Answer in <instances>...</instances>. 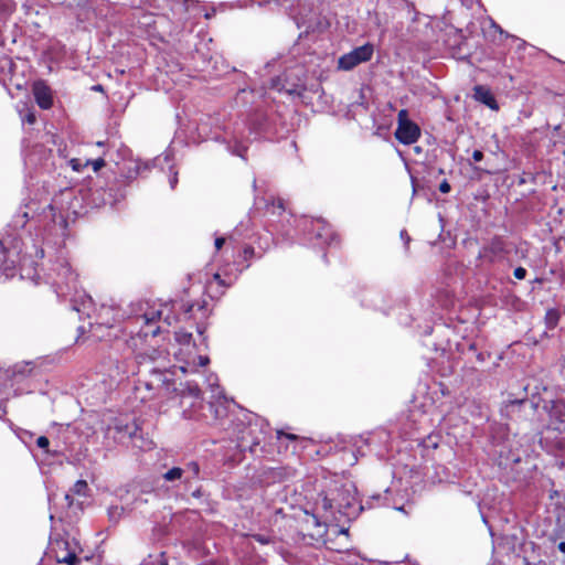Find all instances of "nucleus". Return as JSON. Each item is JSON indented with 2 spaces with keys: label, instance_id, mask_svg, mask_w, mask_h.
I'll return each mask as SVG.
<instances>
[{
  "label": "nucleus",
  "instance_id": "24",
  "mask_svg": "<svg viewBox=\"0 0 565 565\" xmlns=\"http://www.w3.org/2000/svg\"><path fill=\"white\" fill-rule=\"evenodd\" d=\"M107 512H108L109 520L114 523H117L124 513V508L118 507V505H111L108 508Z\"/></svg>",
  "mask_w": 565,
  "mask_h": 565
},
{
  "label": "nucleus",
  "instance_id": "45",
  "mask_svg": "<svg viewBox=\"0 0 565 565\" xmlns=\"http://www.w3.org/2000/svg\"><path fill=\"white\" fill-rule=\"evenodd\" d=\"M401 238L404 239L406 244H408L411 239L405 230L401 231Z\"/></svg>",
  "mask_w": 565,
  "mask_h": 565
},
{
  "label": "nucleus",
  "instance_id": "54",
  "mask_svg": "<svg viewBox=\"0 0 565 565\" xmlns=\"http://www.w3.org/2000/svg\"><path fill=\"white\" fill-rule=\"evenodd\" d=\"M72 309L75 310V311H79V308L76 305H73Z\"/></svg>",
  "mask_w": 565,
  "mask_h": 565
},
{
  "label": "nucleus",
  "instance_id": "57",
  "mask_svg": "<svg viewBox=\"0 0 565 565\" xmlns=\"http://www.w3.org/2000/svg\"><path fill=\"white\" fill-rule=\"evenodd\" d=\"M478 359H479V360H481V361L483 360V358H482V353H479V354H478Z\"/></svg>",
  "mask_w": 565,
  "mask_h": 565
},
{
  "label": "nucleus",
  "instance_id": "15",
  "mask_svg": "<svg viewBox=\"0 0 565 565\" xmlns=\"http://www.w3.org/2000/svg\"><path fill=\"white\" fill-rule=\"evenodd\" d=\"M183 471H184L183 483H184L185 488H189L193 480L203 479V477H201L200 465L196 461L186 462L183 468Z\"/></svg>",
  "mask_w": 565,
  "mask_h": 565
},
{
  "label": "nucleus",
  "instance_id": "46",
  "mask_svg": "<svg viewBox=\"0 0 565 565\" xmlns=\"http://www.w3.org/2000/svg\"><path fill=\"white\" fill-rule=\"evenodd\" d=\"M557 448L559 449L561 452L565 451V441L558 440Z\"/></svg>",
  "mask_w": 565,
  "mask_h": 565
},
{
  "label": "nucleus",
  "instance_id": "33",
  "mask_svg": "<svg viewBox=\"0 0 565 565\" xmlns=\"http://www.w3.org/2000/svg\"><path fill=\"white\" fill-rule=\"evenodd\" d=\"M526 269L524 267H516L513 271V275L516 279L522 280L526 277Z\"/></svg>",
  "mask_w": 565,
  "mask_h": 565
},
{
  "label": "nucleus",
  "instance_id": "42",
  "mask_svg": "<svg viewBox=\"0 0 565 565\" xmlns=\"http://www.w3.org/2000/svg\"><path fill=\"white\" fill-rule=\"evenodd\" d=\"M224 243H225L224 237H216L215 242H214L216 250H220L222 248V246L224 245Z\"/></svg>",
  "mask_w": 565,
  "mask_h": 565
},
{
  "label": "nucleus",
  "instance_id": "31",
  "mask_svg": "<svg viewBox=\"0 0 565 565\" xmlns=\"http://www.w3.org/2000/svg\"><path fill=\"white\" fill-rule=\"evenodd\" d=\"M70 164L74 171L81 172L86 167L81 159H72Z\"/></svg>",
  "mask_w": 565,
  "mask_h": 565
},
{
  "label": "nucleus",
  "instance_id": "58",
  "mask_svg": "<svg viewBox=\"0 0 565 565\" xmlns=\"http://www.w3.org/2000/svg\"><path fill=\"white\" fill-rule=\"evenodd\" d=\"M160 565H168L166 561L161 562Z\"/></svg>",
  "mask_w": 565,
  "mask_h": 565
},
{
  "label": "nucleus",
  "instance_id": "55",
  "mask_svg": "<svg viewBox=\"0 0 565 565\" xmlns=\"http://www.w3.org/2000/svg\"><path fill=\"white\" fill-rule=\"evenodd\" d=\"M493 26H494V28H497V29L500 31V33H503V30H501V28H500V26H498V25H497V24H494V23H493Z\"/></svg>",
  "mask_w": 565,
  "mask_h": 565
},
{
  "label": "nucleus",
  "instance_id": "36",
  "mask_svg": "<svg viewBox=\"0 0 565 565\" xmlns=\"http://www.w3.org/2000/svg\"><path fill=\"white\" fill-rule=\"evenodd\" d=\"M149 169V164L148 163H140V162H136L135 164V168H134V172L135 174H139L141 170H147Z\"/></svg>",
  "mask_w": 565,
  "mask_h": 565
},
{
  "label": "nucleus",
  "instance_id": "47",
  "mask_svg": "<svg viewBox=\"0 0 565 565\" xmlns=\"http://www.w3.org/2000/svg\"><path fill=\"white\" fill-rule=\"evenodd\" d=\"M64 498L67 501V505L71 507L73 503L72 495L70 493H65Z\"/></svg>",
  "mask_w": 565,
  "mask_h": 565
},
{
  "label": "nucleus",
  "instance_id": "34",
  "mask_svg": "<svg viewBox=\"0 0 565 565\" xmlns=\"http://www.w3.org/2000/svg\"><path fill=\"white\" fill-rule=\"evenodd\" d=\"M370 499L372 501H374L375 503H369V508L382 505L383 504V500H384L381 494L372 495Z\"/></svg>",
  "mask_w": 565,
  "mask_h": 565
},
{
  "label": "nucleus",
  "instance_id": "5",
  "mask_svg": "<svg viewBox=\"0 0 565 565\" xmlns=\"http://www.w3.org/2000/svg\"><path fill=\"white\" fill-rule=\"evenodd\" d=\"M512 248V242L503 236L494 235L480 247L476 259V267L481 270H490L498 264L509 262Z\"/></svg>",
  "mask_w": 565,
  "mask_h": 565
},
{
  "label": "nucleus",
  "instance_id": "21",
  "mask_svg": "<svg viewBox=\"0 0 565 565\" xmlns=\"http://www.w3.org/2000/svg\"><path fill=\"white\" fill-rule=\"evenodd\" d=\"M260 444V439L258 437H252L250 441L248 440L247 436L245 434L242 435L238 439V448L242 451H245L248 449L249 451H254V447L258 446Z\"/></svg>",
  "mask_w": 565,
  "mask_h": 565
},
{
  "label": "nucleus",
  "instance_id": "19",
  "mask_svg": "<svg viewBox=\"0 0 565 565\" xmlns=\"http://www.w3.org/2000/svg\"><path fill=\"white\" fill-rule=\"evenodd\" d=\"M559 319H561V313L557 309H555V308L548 309L544 317L546 328L548 330H553L558 324Z\"/></svg>",
  "mask_w": 565,
  "mask_h": 565
},
{
  "label": "nucleus",
  "instance_id": "26",
  "mask_svg": "<svg viewBox=\"0 0 565 565\" xmlns=\"http://www.w3.org/2000/svg\"><path fill=\"white\" fill-rule=\"evenodd\" d=\"M87 489L88 484L85 480H77L72 488V492L78 495H85Z\"/></svg>",
  "mask_w": 565,
  "mask_h": 565
},
{
  "label": "nucleus",
  "instance_id": "49",
  "mask_svg": "<svg viewBox=\"0 0 565 565\" xmlns=\"http://www.w3.org/2000/svg\"><path fill=\"white\" fill-rule=\"evenodd\" d=\"M475 170H476V171H482V172H486V173H488V174H490V173H491V171H490V170H483V169H480V168H478V167H476V168H475Z\"/></svg>",
  "mask_w": 565,
  "mask_h": 565
},
{
  "label": "nucleus",
  "instance_id": "50",
  "mask_svg": "<svg viewBox=\"0 0 565 565\" xmlns=\"http://www.w3.org/2000/svg\"><path fill=\"white\" fill-rule=\"evenodd\" d=\"M189 366H190V364H189V363H188V366H181V371H182L183 373H185V372L188 371V367H189Z\"/></svg>",
  "mask_w": 565,
  "mask_h": 565
},
{
  "label": "nucleus",
  "instance_id": "41",
  "mask_svg": "<svg viewBox=\"0 0 565 565\" xmlns=\"http://www.w3.org/2000/svg\"><path fill=\"white\" fill-rule=\"evenodd\" d=\"M266 241L268 242V247H269V246H270V238H269V236H268V235H266V236H264V237H263V236H259V237H258V239H257V245H258V247H259L260 245H262V246H265Z\"/></svg>",
  "mask_w": 565,
  "mask_h": 565
},
{
  "label": "nucleus",
  "instance_id": "20",
  "mask_svg": "<svg viewBox=\"0 0 565 565\" xmlns=\"http://www.w3.org/2000/svg\"><path fill=\"white\" fill-rule=\"evenodd\" d=\"M184 471L181 467H172L162 475V478L167 482L182 481L183 482Z\"/></svg>",
  "mask_w": 565,
  "mask_h": 565
},
{
  "label": "nucleus",
  "instance_id": "16",
  "mask_svg": "<svg viewBox=\"0 0 565 565\" xmlns=\"http://www.w3.org/2000/svg\"><path fill=\"white\" fill-rule=\"evenodd\" d=\"M268 249V242L266 241V244L265 246H259V250H256V248L254 246H250V245H246L242 253L239 254V257L243 258L245 262H249L252 260L253 258H262L264 253ZM245 268H248L249 267V263H247L245 266Z\"/></svg>",
  "mask_w": 565,
  "mask_h": 565
},
{
  "label": "nucleus",
  "instance_id": "4",
  "mask_svg": "<svg viewBox=\"0 0 565 565\" xmlns=\"http://www.w3.org/2000/svg\"><path fill=\"white\" fill-rule=\"evenodd\" d=\"M147 359L153 360V356L148 355L146 353H140L136 356L137 366L131 365H117V375L121 377H128L130 374H141L142 372H149L150 379L145 381V386L149 391H154L158 395L162 391H169L170 380L167 376V373L156 369L148 367Z\"/></svg>",
  "mask_w": 565,
  "mask_h": 565
},
{
  "label": "nucleus",
  "instance_id": "1",
  "mask_svg": "<svg viewBox=\"0 0 565 565\" xmlns=\"http://www.w3.org/2000/svg\"><path fill=\"white\" fill-rule=\"evenodd\" d=\"M194 307L195 303L183 300L162 303L158 307L149 306L142 313L129 319L127 329L132 338L138 337L143 340L149 337L154 338L164 331L163 326L170 327L181 319H190Z\"/></svg>",
  "mask_w": 565,
  "mask_h": 565
},
{
  "label": "nucleus",
  "instance_id": "39",
  "mask_svg": "<svg viewBox=\"0 0 565 565\" xmlns=\"http://www.w3.org/2000/svg\"><path fill=\"white\" fill-rule=\"evenodd\" d=\"M204 495L202 487L196 488L191 492V497L195 499H201Z\"/></svg>",
  "mask_w": 565,
  "mask_h": 565
},
{
  "label": "nucleus",
  "instance_id": "40",
  "mask_svg": "<svg viewBox=\"0 0 565 565\" xmlns=\"http://www.w3.org/2000/svg\"><path fill=\"white\" fill-rule=\"evenodd\" d=\"M472 159H473V161H476V162L481 161V160L483 159V152H482L481 150H475V151L472 152Z\"/></svg>",
  "mask_w": 565,
  "mask_h": 565
},
{
  "label": "nucleus",
  "instance_id": "52",
  "mask_svg": "<svg viewBox=\"0 0 565 565\" xmlns=\"http://www.w3.org/2000/svg\"><path fill=\"white\" fill-rule=\"evenodd\" d=\"M94 89H95V90H102V85H96V86L94 87Z\"/></svg>",
  "mask_w": 565,
  "mask_h": 565
},
{
  "label": "nucleus",
  "instance_id": "29",
  "mask_svg": "<svg viewBox=\"0 0 565 565\" xmlns=\"http://www.w3.org/2000/svg\"><path fill=\"white\" fill-rule=\"evenodd\" d=\"M271 210V213L275 214L276 210L280 214L285 211V206L281 200H277V202H271L270 205H267V211L269 212Z\"/></svg>",
  "mask_w": 565,
  "mask_h": 565
},
{
  "label": "nucleus",
  "instance_id": "59",
  "mask_svg": "<svg viewBox=\"0 0 565 565\" xmlns=\"http://www.w3.org/2000/svg\"><path fill=\"white\" fill-rule=\"evenodd\" d=\"M270 64H271V63H267V64L265 65V68H268V67L270 66Z\"/></svg>",
  "mask_w": 565,
  "mask_h": 565
},
{
  "label": "nucleus",
  "instance_id": "12",
  "mask_svg": "<svg viewBox=\"0 0 565 565\" xmlns=\"http://www.w3.org/2000/svg\"><path fill=\"white\" fill-rule=\"evenodd\" d=\"M305 226L320 244H331L335 238L330 225L321 218L306 221Z\"/></svg>",
  "mask_w": 565,
  "mask_h": 565
},
{
  "label": "nucleus",
  "instance_id": "44",
  "mask_svg": "<svg viewBox=\"0 0 565 565\" xmlns=\"http://www.w3.org/2000/svg\"><path fill=\"white\" fill-rule=\"evenodd\" d=\"M25 121L29 122V124H34L35 122V115L33 113H29L25 116Z\"/></svg>",
  "mask_w": 565,
  "mask_h": 565
},
{
  "label": "nucleus",
  "instance_id": "35",
  "mask_svg": "<svg viewBox=\"0 0 565 565\" xmlns=\"http://www.w3.org/2000/svg\"><path fill=\"white\" fill-rule=\"evenodd\" d=\"M210 362V359L206 355H199L198 356V364H193L194 367L196 366H205Z\"/></svg>",
  "mask_w": 565,
  "mask_h": 565
},
{
  "label": "nucleus",
  "instance_id": "2",
  "mask_svg": "<svg viewBox=\"0 0 565 565\" xmlns=\"http://www.w3.org/2000/svg\"><path fill=\"white\" fill-rule=\"evenodd\" d=\"M321 507L337 522L354 520L364 509L356 498L355 486L350 481H334V487L321 498Z\"/></svg>",
  "mask_w": 565,
  "mask_h": 565
},
{
  "label": "nucleus",
  "instance_id": "30",
  "mask_svg": "<svg viewBox=\"0 0 565 565\" xmlns=\"http://www.w3.org/2000/svg\"><path fill=\"white\" fill-rule=\"evenodd\" d=\"M36 445L39 448L43 449L46 454L50 452L49 450V446H50V440L47 437L45 436H40L38 439H36Z\"/></svg>",
  "mask_w": 565,
  "mask_h": 565
},
{
  "label": "nucleus",
  "instance_id": "14",
  "mask_svg": "<svg viewBox=\"0 0 565 565\" xmlns=\"http://www.w3.org/2000/svg\"><path fill=\"white\" fill-rule=\"evenodd\" d=\"M550 416L557 430H565V401L553 402Z\"/></svg>",
  "mask_w": 565,
  "mask_h": 565
},
{
  "label": "nucleus",
  "instance_id": "13",
  "mask_svg": "<svg viewBox=\"0 0 565 565\" xmlns=\"http://www.w3.org/2000/svg\"><path fill=\"white\" fill-rule=\"evenodd\" d=\"M33 95L41 109H50L53 106L51 88L43 81L33 84Z\"/></svg>",
  "mask_w": 565,
  "mask_h": 565
},
{
  "label": "nucleus",
  "instance_id": "6",
  "mask_svg": "<svg viewBox=\"0 0 565 565\" xmlns=\"http://www.w3.org/2000/svg\"><path fill=\"white\" fill-rule=\"evenodd\" d=\"M109 431L114 433V438L120 444L131 443L134 447L146 450L151 448V441L142 438L140 427L135 418H116Z\"/></svg>",
  "mask_w": 565,
  "mask_h": 565
},
{
  "label": "nucleus",
  "instance_id": "43",
  "mask_svg": "<svg viewBox=\"0 0 565 565\" xmlns=\"http://www.w3.org/2000/svg\"><path fill=\"white\" fill-rule=\"evenodd\" d=\"M254 539L257 542L262 543V544H268L269 543V540L266 536L262 535V534H255Z\"/></svg>",
  "mask_w": 565,
  "mask_h": 565
},
{
  "label": "nucleus",
  "instance_id": "23",
  "mask_svg": "<svg viewBox=\"0 0 565 565\" xmlns=\"http://www.w3.org/2000/svg\"><path fill=\"white\" fill-rule=\"evenodd\" d=\"M15 10L13 0H0V17L10 15Z\"/></svg>",
  "mask_w": 565,
  "mask_h": 565
},
{
  "label": "nucleus",
  "instance_id": "17",
  "mask_svg": "<svg viewBox=\"0 0 565 565\" xmlns=\"http://www.w3.org/2000/svg\"><path fill=\"white\" fill-rule=\"evenodd\" d=\"M475 95L478 100L490 107L491 109H498L497 102L492 94L483 86H476Z\"/></svg>",
  "mask_w": 565,
  "mask_h": 565
},
{
  "label": "nucleus",
  "instance_id": "8",
  "mask_svg": "<svg viewBox=\"0 0 565 565\" xmlns=\"http://www.w3.org/2000/svg\"><path fill=\"white\" fill-rule=\"evenodd\" d=\"M51 551L57 563L67 565H77L79 563L77 554L81 552V547L74 539H55L51 544Z\"/></svg>",
  "mask_w": 565,
  "mask_h": 565
},
{
  "label": "nucleus",
  "instance_id": "38",
  "mask_svg": "<svg viewBox=\"0 0 565 565\" xmlns=\"http://www.w3.org/2000/svg\"><path fill=\"white\" fill-rule=\"evenodd\" d=\"M170 188L173 190L178 184V172L174 171L169 179Z\"/></svg>",
  "mask_w": 565,
  "mask_h": 565
},
{
  "label": "nucleus",
  "instance_id": "25",
  "mask_svg": "<svg viewBox=\"0 0 565 565\" xmlns=\"http://www.w3.org/2000/svg\"><path fill=\"white\" fill-rule=\"evenodd\" d=\"M175 340L180 344H186L188 345L192 341V333L183 331V330H179V331L175 332Z\"/></svg>",
  "mask_w": 565,
  "mask_h": 565
},
{
  "label": "nucleus",
  "instance_id": "27",
  "mask_svg": "<svg viewBox=\"0 0 565 565\" xmlns=\"http://www.w3.org/2000/svg\"><path fill=\"white\" fill-rule=\"evenodd\" d=\"M250 125H252L250 129L254 130L257 136H259L262 132L267 130L266 119H262L259 121H253Z\"/></svg>",
  "mask_w": 565,
  "mask_h": 565
},
{
  "label": "nucleus",
  "instance_id": "53",
  "mask_svg": "<svg viewBox=\"0 0 565 565\" xmlns=\"http://www.w3.org/2000/svg\"><path fill=\"white\" fill-rule=\"evenodd\" d=\"M414 150L419 153L422 151V148L420 147H415Z\"/></svg>",
  "mask_w": 565,
  "mask_h": 565
},
{
  "label": "nucleus",
  "instance_id": "22",
  "mask_svg": "<svg viewBox=\"0 0 565 565\" xmlns=\"http://www.w3.org/2000/svg\"><path fill=\"white\" fill-rule=\"evenodd\" d=\"M113 310H114L113 308H110V307H105V306H103V307L100 308V311H99V313H98V317H99V323H100V324H106V326H108V327H111V326H113V323L115 322V320H116V319H115V317H111V318H109V317H108V315H109L110 312H113Z\"/></svg>",
  "mask_w": 565,
  "mask_h": 565
},
{
  "label": "nucleus",
  "instance_id": "32",
  "mask_svg": "<svg viewBox=\"0 0 565 565\" xmlns=\"http://www.w3.org/2000/svg\"><path fill=\"white\" fill-rule=\"evenodd\" d=\"M31 369L29 367V364H25L23 366H15L14 369V375H29L31 373Z\"/></svg>",
  "mask_w": 565,
  "mask_h": 565
},
{
  "label": "nucleus",
  "instance_id": "56",
  "mask_svg": "<svg viewBox=\"0 0 565 565\" xmlns=\"http://www.w3.org/2000/svg\"><path fill=\"white\" fill-rule=\"evenodd\" d=\"M198 332H199L200 334H203V331H202V329H201L200 327H198Z\"/></svg>",
  "mask_w": 565,
  "mask_h": 565
},
{
  "label": "nucleus",
  "instance_id": "37",
  "mask_svg": "<svg viewBox=\"0 0 565 565\" xmlns=\"http://www.w3.org/2000/svg\"><path fill=\"white\" fill-rule=\"evenodd\" d=\"M451 190V186L449 184V182L447 180H444L440 184H439V191L441 193H449Z\"/></svg>",
  "mask_w": 565,
  "mask_h": 565
},
{
  "label": "nucleus",
  "instance_id": "18",
  "mask_svg": "<svg viewBox=\"0 0 565 565\" xmlns=\"http://www.w3.org/2000/svg\"><path fill=\"white\" fill-rule=\"evenodd\" d=\"M180 395L182 398L191 397L194 399V402L202 399V391L200 386L193 382H186L183 384L182 388L180 390Z\"/></svg>",
  "mask_w": 565,
  "mask_h": 565
},
{
  "label": "nucleus",
  "instance_id": "28",
  "mask_svg": "<svg viewBox=\"0 0 565 565\" xmlns=\"http://www.w3.org/2000/svg\"><path fill=\"white\" fill-rule=\"evenodd\" d=\"M84 166H92L94 171H98L100 168L105 166V160L103 158H97L95 160H86L84 161Z\"/></svg>",
  "mask_w": 565,
  "mask_h": 565
},
{
  "label": "nucleus",
  "instance_id": "10",
  "mask_svg": "<svg viewBox=\"0 0 565 565\" xmlns=\"http://www.w3.org/2000/svg\"><path fill=\"white\" fill-rule=\"evenodd\" d=\"M374 54V45L365 43L341 55L338 60V68L342 71H351L361 63L369 62Z\"/></svg>",
  "mask_w": 565,
  "mask_h": 565
},
{
  "label": "nucleus",
  "instance_id": "11",
  "mask_svg": "<svg viewBox=\"0 0 565 565\" xmlns=\"http://www.w3.org/2000/svg\"><path fill=\"white\" fill-rule=\"evenodd\" d=\"M19 260V252L15 248H10L6 245L4 241L0 239V278L13 277L15 267Z\"/></svg>",
  "mask_w": 565,
  "mask_h": 565
},
{
  "label": "nucleus",
  "instance_id": "48",
  "mask_svg": "<svg viewBox=\"0 0 565 565\" xmlns=\"http://www.w3.org/2000/svg\"><path fill=\"white\" fill-rule=\"evenodd\" d=\"M557 547L562 553H565V542H561Z\"/></svg>",
  "mask_w": 565,
  "mask_h": 565
},
{
  "label": "nucleus",
  "instance_id": "51",
  "mask_svg": "<svg viewBox=\"0 0 565 565\" xmlns=\"http://www.w3.org/2000/svg\"><path fill=\"white\" fill-rule=\"evenodd\" d=\"M286 437L289 438V439H296V436L291 435V434H286Z\"/></svg>",
  "mask_w": 565,
  "mask_h": 565
},
{
  "label": "nucleus",
  "instance_id": "7",
  "mask_svg": "<svg viewBox=\"0 0 565 565\" xmlns=\"http://www.w3.org/2000/svg\"><path fill=\"white\" fill-rule=\"evenodd\" d=\"M270 87L277 92H285L288 95L300 96L306 87L303 67L296 65L288 68L284 75L271 78Z\"/></svg>",
  "mask_w": 565,
  "mask_h": 565
},
{
  "label": "nucleus",
  "instance_id": "9",
  "mask_svg": "<svg viewBox=\"0 0 565 565\" xmlns=\"http://www.w3.org/2000/svg\"><path fill=\"white\" fill-rule=\"evenodd\" d=\"M394 136L403 145H413L420 137L419 126L408 118L406 109H401L397 114V127Z\"/></svg>",
  "mask_w": 565,
  "mask_h": 565
},
{
  "label": "nucleus",
  "instance_id": "3",
  "mask_svg": "<svg viewBox=\"0 0 565 565\" xmlns=\"http://www.w3.org/2000/svg\"><path fill=\"white\" fill-rule=\"evenodd\" d=\"M46 282L50 284L57 297H75L79 292L78 275L64 256L56 257L46 273Z\"/></svg>",
  "mask_w": 565,
  "mask_h": 565
}]
</instances>
